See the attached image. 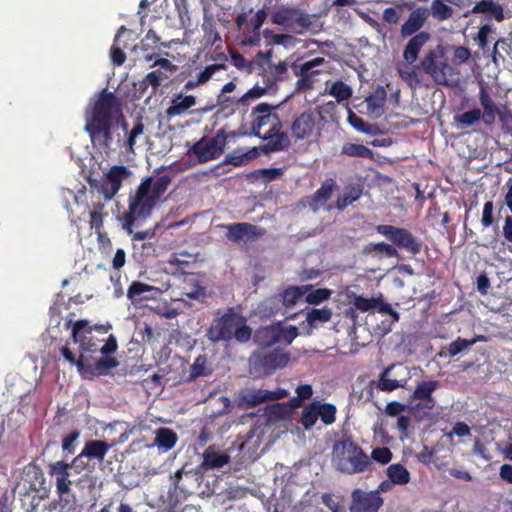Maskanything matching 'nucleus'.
Instances as JSON below:
<instances>
[{
  "label": "nucleus",
  "mask_w": 512,
  "mask_h": 512,
  "mask_svg": "<svg viewBox=\"0 0 512 512\" xmlns=\"http://www.w3.org/2000/svg\"><path fill=\"white\" fill-rule=\"evenodd\" d=\"M387 476L393 484L405 485L410 481L409 471L399 463L391 464L387 468Z\"/></svg>",
  "instance_id": "37998d69"
},
{
  "label": "nucleus",
  "mask_w": 512,
  "mask_h": 512,
  "mask_svg": "<svg viewBox=\"0 0 512 512\" xmlns=\"http://www.w3.org/2000/svg\"><path fill=\"white\" fill-rule=\"evenodd\" d=\"M431 34L427 31H420L410 36L406 43L402 58L396 66L399 77L410 87L416 88L421 85V79L417 73L416 62L423 47L430 41Z\"/></svg>",
  "instance_id": "20e7f679"
},
{
  "label": "nucleus",
  "mask_w": 512,
  "mask_h": 512,
  "mask_svg": "<svg viewBox=\"0 0 512 512\" xmlns=\"http://www.w3.org/2000/svg\"><path fill=\"white\" fill-rule=\"evenodd\" d=\"M482 117V112L478 108L471 109L466 111L460 115L455 116V122L462 127L471 126L480 121Z\"/></svg>",
  "instance_id": "5fc2aeb1"
},
{
  "label": "nucleus",
  "mask_w": 512,
  "mask_h": 512,
  "mask_svg": "<svg viewBox=\"0 0 512 512\" xmlns=\"http://www.w3.org/2000/svg\"><path fill=\"white\" fill-rule=\"evenodd\" d=\"M127 31L125 26H121L115 35L113 45L110 48V58L115 66H121L126 61V54L124 53V48L126 45H121V37L122 34Z\"/></svg>",
  "instance_id": "4c0bfd02"
},
{
  "label": "nucleus",
  "mask_w": 512,
  "mask_h": 512,
  "mask_svg": "<svg viewBox=\"0 0 512 512\" xmlns=\"http://www.w3.org/2000/svg\"><path fill=\"white\" fill-rule=\"evenodd\" d=\"M70 465L62 460L52 462L48 465V473L55 478V487L59 491H68L70 480Z\"/></svg>",
  "instance_id": "cd10ccee"
},
{
  "label": "nucleus",
  "mask_w": 512,
  "mask_h": 512,
  "mask_svg": "<svg viewBox=\"0 0 512 512\" xmlns=\"http://www.w3.org/2000/svg\"><path fill=\"white\" fill-rule=\"evenodd\" d=\"M314 403L321 421L325 425H332L336 421V406L331 403H321L320 401H314Z\"/></svg>",
  "instance_id": "49530a36"
},
{
  "label": "nucleus",
  "mask_w": 512,
  "mask_h": 512,
  "mask_svg": "<svg viewBox=\"0 0 512 512\" xmlns=\"http://www.w3.org/2000/svg\"><path fill=\"white\" fill-rule=\"evenodd\" d=\"M387 98V92L383 86H377L376 89L365 98L367 114L372 118H379L384 113V105Z\"/></svg>",
  "instance_id": "c756f323"
},
{
  "label": "nucleus",
  "mask_w": 512,
  "mask_h": 512,
  "mask_svg": "<svg viewBox=\"0 0 512 512\" xmlns=\"http://www.w3.org/2000/svg\"><path fill=\"white\" fill-rule=\"evenodd\" d=\"M271 22L283 26L293 33L302 34L312 25V17L293 6H280L271 14Z\"/></svg>",
  "instance_id": "9b49d317"
},
{
  "label": "nucleus",
  "mask_w": 512,
  "mask_h": 512,
  "mask_svg": "<svg viewBox=\"0 0 512 512\" xmlns=\"http://www.w3.org/2000/svg\"><path fill=\"white\" fill-rule=\"evenodd\" d=\"M196 97L193 95L183 96L182 94L176 95L171 100V105L165 110L166 116L170 119L175 116L184 114L191 107L195 106Z\"/></svg>",
  "instance_id": "72a5a7b5"
},
{
  "label": "nucleus",
  "mask_w": 512,
  "mask_h": 512,
  "mask_svg": "<svg viewBox=\"0 0 512 512\" xmlns=\"http://www.w3.org/2000/svg\"><path fill=\"white\" fill-rule=\"evenodd\" d=\"M206 336L213 342L230 341L235 338L238 342L245 343L250 340L252 329L247 325L246 318L230 307L213 321Z\"/></svg>",
  "instance_id": "7ed1b4c3"
},
{
  "label": "nucleus",
  "mask_w": 512,
  "mask_h": 512,
  "mask_svg": "<svg viewBox=\"0 0 512 512\" xmlns=\"http://www.w3.org/2000/svg\"><path fill=\"white\" fill-rule=\"evenodd\" d=\"M431 14L437 21H445L453 16L454 9L444 0H433L430 6Z\"/></svg>",
  "instance_id": "79ce46f5"
},
{
  "label": "nucleus",
  "mask_w": 512,
  "mask_h": 512,
  "mask_svg": "<svg viewBox=\"0 0 512 512\" xmlns=\"http://www.w3.org/2000/svg\"><path fill=\"white\" fill-rule=\"evenodd\" d=\"M144 133V124L142 122L141 118H137V120L134 122V126L132 130L127 134V140L124 143V147L126 150L130 152H134V146L136 143L137 137L140 135H143Z\"/></svg>",
  "instance_id": "6e6d98bb"
},
{
  "label": "nucleus",
  "mask_w": 512,
  "mask_h": 512,
  "mask_svg": "<svg viewBox=\"0 0 512 512\" xmlns=\"http://www.w3.org/2000/svg\"><path fill=\"white\" fill-rule=\"evenodd\" d=\"M312 285H302V286H289L286 288L282 294V303L285 307L294 306L297 301L304 296L310 289Z\"/></svg>",
  "instance_id": "58836bf2"
},
{
  "label": "nucleus",
  "mask_w": 512,
  "mask_h": 512,
  "mask_svg": "<svg viewBox=\"0 0 512 512\" xmlns=\"http://www.w3.org/2000/svg\"><path fill=\"white\" fill-rule=\"evenodd\" d=\"M212 373L211 369L207 366V356L201 354L196 357L194 363L190 366V379H196L202 376H208Z\"/></svg>",
  "instance_id": "603ef678"
},
{
  "label": "nucleus",
  "mask_w": 512,
  "mask_h": 512,
  "mask_svg": "<svg viewBox=\"0 0 512 512\" xmlns=\"http://www.w3.org/2000/svg\"><path fill=\"white\" fill-rule=\"evenodd\" d=\"M119 365V362L116 358L103 355L99 359L95 361L92 365L90 363H85L83 378L91 379L95 376H104L108 375L110 371L116 368Z\"/></svg>",
  "instance_id": "bb28decb"
},
{
  "label": "nucleus",
  "mask_w": 512,
  "mask_h": 512,
  "mask_svg": "<svg viewBox=\"0 0 512 512\" xmlns=\"http://www.w3.org/2000/svg\"><path fill=\"white\" fill-rule=\"evenodd\" d=\"M351 498L350 512H378L383 505V499L378 495V491L365 492L355 489Z\"/></svg>",
  "instance_id": "aec40b11"
},
{
  "label": "nucleus",
  "mask_w": 512,
  "mask_h": 512,
  "mask_svg": "<svg viewBox=\"0 0 512 512\" xmlns=\"http://www.w3.org/2000/svg\"><path fill=\"white\" fill-rule=\"evenodd\" d=\"M159 292L160 290L152 285L140 281H133L129 285L126 295L131 303L136 305L147 300L155 299Z\"/></svg>",
  "instance_id": "a878e982"
},
{
  "label": "nucleus",
  "mask_w": 512,
  "mask_h": 512,
  "mask_svg": "<svg viewBox=\"0 0 512 512\" xmlns=\"http://www.w3.org/2000/svg\"><path fill=\"white\" fill-rule=\"evenodd\" d=\"M405 22L401 25L400 36L408 38L421 31L429 18V10L426 7H414Z\"/></svg>",
  "instance_id": "4be33fe9"
},
{
  "label": "nucleus",
  "mask_w": 512,
  "mask_h": 512,
  "mask_svg": "<svg viewBox=\"0 0 512 512\" xmlns=\"http://www.w3.org/2000/svg\"><path fill=\"white\" fill-rule=\"evenodd\" d=\"M121 102L113 92L103 89L86 111L85 131L94 145L109 148L112 143L113 121L122 117Z\"/></svg>",
  "instance_id": "f03ea898"
},
{
  "label": "nucleus",
  "mask_w": 512,
  "mask_h": 512,
  "mask_svg": "<svg viewBox=\"0 0 512 512\" xmlns=\"http://www.w3.org/2000/svg\"><path fill=\"white\" fill-rule=\"evenodd\" d=\"M363 253L366 255L372 254H385L387 257H395L397 256V249L388 243L379 242V243H369L363 247Z\"/></svg>",
  "instance_id": "de8ad7c7"
},
{
  "label": "nucleus",
  "mask_w": 512,
  "mask_h": 512,
  "mask_svg": "<svg viewBox=\"0 0 512 512\" xmlns=\"http://www.w3.org/2000/svg\"><path fill=\"white\" fill-rule=\"evenodd\" d=\"M56 493L58 495V504L61 512H80L76 496L72 492L71 485H68V491L56 490Z\"/></svg>",
  "instance_id": "a19ab883"
},
{
  "label": "nucleus",
  "mask_w": 512,
  "mask_h": 512,
  "mask_svg": "<svg viewBox=\"0 0 512 512\" xmlns=\"http://www.w3.org/2000/svg\"><path fill=\"white\" fill-rule=\"evenodd\" d=\"M203 461L200 465L204 470L219 469L230 462V456L225 452H220L215 445H210L203 452Z\"/></svg>",
  "instance_id": "7c9ffc66"
},
{
  "label": "nucleus",
  "mask_w": 512,
  "mask_h": 512,
  "mask_svg": "<svg viewBox=\"0 0 512 512\" xmlns=\"http://www.w3.org/2000/svg\"><path fill=\"white\" fill-rule=\"evenodd\" d=\"M479 101L483 108V117L485 123H493L497 113V107L484 87H482L479 91Z\"/></svg>",
  "instance_id": "ea45409f"
},
{
  "label": "nucleus",
  "mask_w": 512,
  "mask_h": 512,
  "mask_svg": "<svg viewBox=\"0 0 512 512\" xmlns=\"http://www.w3.org/2000/svg\"><path fill=\"white\" fill-rule=\"evenodd\" d=\"M288 361L289 353L279 348L270 352H255L250 357V372L257 378H263L285 367Z\"/></svg>",
  "instance_id": "6e6552de"
},
{
  "label": "nucleus",
  "mask_w": 512,
  "mask_h": 512,
  "mask_svg": "<svg viewBox=\"0 0 512 512\" xmlns=\"http://www.w3.org/2000/svg\"><path fill=\"white\" fill-rule=\"evenodd\" d=\"M363 188L358 184H351L346 186L344 193L338 197L335 207L343 211L353 202L357 201L362 196Z\"/></svg>",
  "instance_id": "e433bc0d"
},
{
  "label": "nucleus",
  "mask_w": 512,
  "mask_h": 512,
  "mask_svg": "<svg viewBox=\"0 0 512 512\" xmlns=\"http://www.w3.org/2000/svg\"><path fill=\"white\" fill-rule=\"evenodd\" d=\"M92 327L87 320H78L73 324L71 339L74 343H80V349L83 353H95L100 351L98 339L92 335Z\"/></svg>",
  "instance_id": "6ab92c4d"
},
{
  "label": "nucleus",
  "mask_w": 512,
  "mask_h": 512,
  "mask_svg": "<svg viewBox=\"0 0 512 512\" xmlns=\"http://www.w3.org/2000/svg\"><path fill=\"white\" fill-rule=\"evenodd\" d=\"M276 107L268 103H260L253 107L251 130L254 136L261 137V130L265 127H268L267 131L270 132L282 129L283 125L278 114L272 112Z\"/></svg>",
  "instance_id": "2eb2a0df"
},
{
  "label": "nucleus",
  "mask_w": 512,
  "mask_h": 512,
  "mask_svg": "<svg viewBox=\"0 0 512 512\" xmlns=\"http://www.w3.org/2000/svg\"><path fill=\"white\" fill-rule=\"evenodd\" d=\"M328 94L333 96L338 103H341L348 101L352 97L353 90L342 80H337L329 88Z\"/></svg>",
  "instance_id": "a18cd8bd"
},
{
  "label": "nucleus",
  "mask_w": 512,
  "mask_h": 512,
  "mask_svg": "<svg viewBox=\"0 0 512 512\" xmlns=\"http://www.w3.org/2000/svg\"><path fill=\"white\" fill-rule=\"evenodd\" d=\"M483 339V336H476L472 339H464L458 337L456 340H454L447 346L448 355L454 357L461 353L463 350L467 349L469 346H472Z\"/></svg>",
  "instance_id": "8fccbe9b"
},
{
  "label": "nucleus",
  "mask_w": 512,
  "mask_h": 512,
  "mask_svg": "<svg viewBox=\"0 0 512 512\" xmlns=\"http://www.w3.org/2000/svg\"><path fill=\"white\" fill-rule=\"evenodd\" d=\"M299 335L298 328L290 325L283 327L280 322L260 326L253 334V341L262 348H269L278 343L290 345Z\"/></svg>",
  "instance_id": "1a4fd4ad"
},
{
  "label": "nucleus",
  "mask_w": 512,
  "mask_h": 512,
  "mask_svg": "<svg viewBox=\"0 0 512 512\" xmlns=\"http://www.w3.org/2000/svg\"><path fill=\"white\" fill-rule=\"evenodd\" d=\"M259 149L257 147H252L247 151H243L241 148L235 149L232 153L228 154L222 163L215 165L211 172L214 176L218 177L227 172L224 169L225 165H233L235 167H240L249 164L251 161L259 157Z\"/></svg>",
  "instance_id": "412c9836"
},
{
  "label": "nucleus",
  "mask_w": 512,
  "mask_h": 512,
  "mask_svg": "<svg viewBox=\"0 0 512 512\" xmlns=\"http://www.w3.org/2000/svg\"><path fill=\"white\" fill-rule=\"evenodd\" d=\"M60 354L64 358L65 361H67L71 366H76L77 371L82 376L84 367H85V360L84 356L81 353L80 355H76L68 346V343L60 348Z\"/></svg>",
  "instance_id": "09e8293b"
},
{
  "label": "nucleus",
  "mask_w": 512,
  "mask_h": 512,
  "mask_svg": "<svg viewBox=\"0 0 512 512\" xmlns=\"http://www.w3.org/2000/svg\"><path fill=\"white\" fill-rule=\"evenodd\" d=\"M437 380L421 381L417 383L413 393L407 399V407L410 413H421L424 416L436 406V399L433 396L434 391L439 387Z\"/></svg>",
  "instance_id": "f8f14e48"
},
{
  "label": "nucleus",
  "mask_w": 512,
  "mask_h": 512,
  "mask_svg": "<svg viewBox=\"0 0 512 512\" xmlns=\"http://www.w3.org/2000/svg\"><path fill=\"white\" fill-rule=\"evenodd\" d=\"M81 432L78 429L72 430L69 434L62 439V450L66 455H73L75 453V445L80 438Z\"/></svg>",
  "instance_id": "4d7b16f0"
},
{
  "label": "nucleus",
  "mask_w": 512,
  "mask_h": 512,
  "mask_svg": "<svg viewBox=\"0 0 512 512\" xmlns=\"http://www.w3.org/2000/svg\"><path fill=\"white\" fill-rule=\"evenodd\" d=\"M224 69H226V65L222 63L208 65L196 76V80L199 85H203L212 78L215 72Z\"/></svg>",
  "instance_id": "bf43d9fd"
},
{
  "label": "nucleus",
  "mask_w": 512,
  "mask_h": 512,
  "mask_svg": "<svg viewBox=\"0 0 512 512\" xmlns=\"http://www.w3.org/2000/svg\"><path fill=\"white\" fill-rule=\"evenodd\" d=\"M337 469L346 474L364 472L371 461L363 449L351 439H345L334 445Z\"/></svg>",
  "instance_id": "423d86ee"
},
{
  "label": "nucleus",
  "mask_w": 512,
  "mask_h": 512,
  "mask_svg": "<svg viewBox=\"0 0 512 512\" xmlns=\"http://www.w3.org/2000/svg\"><path fill=\"white\" fill-rule=\"evenodd\" d=\"M469 14H484L488 18H493L498 22L505 19L502 5L495 0H481L476 2L474 7L465 13L464 16H468Z\"/></svg>",
  "instance_id": "c85d7f7f"
},
{
  "label": "nucleus",
  "mask_w": 512,
  "mask_h": 512,
  "mask_svg": "<svg viewBox=\"0 0 512 512\" xmlns=\"http://www.w3.org/2000/svg\"><path fill=\"white\" fill-rule=\"evenodd\" d=\"M414 6L415 3L412 1L399 0V2H397L394 7H387L384 9L382 19L388 24L395 25L401 18V12L404 9L412 10Z\"/></svg>",
  "instance_id": "c9c22d12"
},
{
  "label": "nucleus",
  "mask_w": 512,
  "mask_h": 512,
  "mask_svg": "<svg viewBox=\"0 0 512 512\" xmlns=\"http://www.w3.org/2000/svg\"><path fill=\"white\" fill-rule=\"evenodd\" d=\"M253 175L260 177L264 183L272 182L283 175L282 168H262L256 170Z\"/></svg>",
  "instance_id": "680f3d73"
},
{
  "label": "nucleus",
  "mask_w": 512,
  "mask_h": 512,
  "mask_svg": "<svg viewBox=\"0 0 512 512\" xmlns=\"http://www.w3.org/2000/svg\"><path fill=\"white\" fill-rule=\"evenodd\" d=\"M236 136L235 132L227 134L224 129H219L214 136H203L195 142L188 150V155H193L198 163H206L208 161L220 157L227 144L229 137Z\"/></svg>",
  "instance_id": "0eeeda50"
},
{
  "label": "nucleus",
  "mask_w": 512,
  "mask_h": 512,
  "mask_svg": "<svg viewBox=\"0 0 512 512\" xmlns=\"http://www.w3.org/2000/svg\"><path fill=\"white\" fill-rule=\"evenodd\" d=\"M14 491H18L20 495L28 494L30 491L35 493L48 491L45 476L40 466L34 463L24 466Z\"/></svg>",
  "instance_id": "dca6fc26"
},
{
  "label": "nucleus",
  "mask_w": 512,
  "mask_h": 512,
  "mask_svg": "<svg viewBox=\"0 0 512 512\" xmlns=\"http://www.w3.org/2000/svg\"><path fill=\"white\" fill-rule=\"evenodd\" d=\"M416 67L418 74L422 71L438 85H448V78L456 74L449 63L446 47L441 44L428 49Z\"/></svg>",
  "instance_id": "39448f33"
},
{
  "label": "nucleus",
  "mask_w": 512,
  "mask_h": 512,
  "mask_svg": "<svg viewBox=\"0 0 512 512\" xmlns=\"http://www.w3.org/2000/svg\"><path fill=\"white\" fill-rule=\"evenodd\" d=\"M326 64L324 57H316L305 61L303 63L292 65V70L298 80L295 84V90L297 92H307L314 88L317 82V76L324 72L319 69L320 66Z\"/></svg>",
  "instance_id": "4468645a"
},
{
  "label": "nucleus",
  "mask_w": 512,
  "mask_h": 512,
  "mask_svg": "<svg viewBox=\"0 0 512 512\" xmlns=\"http://www.w3.org/2000/svg\"><path fill=\"white\" fill-rule=\"evenodd\" d=\"M493 31L492 25L484 24L479 28L477 36L475 40L477 41L479 47L482 50H485L488 46V35Z\"/></svg>",
  "instance_id": "69168bd1"
},
{
  "label": "nucleus",
  "mask_w": 512,
  "mask_h": 512,
  "mask_svg": "<svg viewBox=\"0 0 512 512\" xmlns=\"http://www.w3.org/2000/svg\"><path fill=\"white\" fill-rule=\"evenodd\" d=\"M171 182L170 174L147 176L142 179L135 191L129 193L128 209L120 217L122 228L128 234L133 233V226L137 220H146L152 215Z\"/></svg>",
  "instance_id": "f257e3e1"
},
{
  "label": "nucleus",
  "mask_w": 512,
  "mask_h": 512,
  "mask_svg": "<svg viewBox=\"0 0 512 512\" xmlns=\"http://www.w3.org/2000/svg\"><path fill=\"white\" fill-rule=\"evenodd\" d=\"M285 389L278 388L274 391L265 389H247L239 396V402L245 408H254L262 403L276 401L287 397Z\"/></svg>",
  "instance_id": "a211bd4d"
},
{
  "label": "nucleus",
  "mask_w": 512,
  "mask_h": 512,
  "mask_svg": "<svg viewBox=\"0 0 512 512\" xmlns=\"http://www.w3.org/2000/svg\"><path fill=\"white\" fill-rule=\"evenodd\" d=\"M371 456L375 461L381 464H387L392 459V452L386 447H381L374 449Z\"/></svg>",
  "instance_id": "338daca9"
},
{
  "label": "nucleus",
  "mask_w": 512,
  "mask_h": 512,
  "mask_svg": "<svg viewBox=\"0 0 512 512\" xmlns=\"http://www.w3.org/2000/svg\"><path fill=\"white\" fill-rule=\"evenodd\" d=\"M337 188L334 179H326L314 194L309 198L308 204L313 211H317L332 196L333 191Z\"/></svg>",
  "instance_id": "2f4dec72"
},
{
  "label": "nucleus",
  "mask_w": 512,
  "mask_h": 512,
  "mask_svg": "<svg viewBox=\"0 0 512 512\" xmlns=\"http://www.w3.org/2000/svg\"><path fill=\"white\" fill-rule=\"evenodd\" d=\"M267 18V11L264 8L259 9L255 15L249 20L248 26L252 32L259 34V30Z\"/></svg>",
  "instance_id": "e2e57ef3"
},
{
  "label": "nucleus",
  "mask_w": 512,
  "mask_h": 512,
  "mask_svg": "<svg viewBox=\"0 0 512 512\" xmlns=\"http://www.w3.org/2000/svg\"><path fill=\"white\" fill-rule=\"evenodd\" d=\"M321 498L322 503L332 512H346L345 507L340 502L336 501L331 494L325 493Z\"/></svg>",
  "instance_id": "774afa93"
},
{
  "label": "nucleus",
  "mask_w": 512,
  "mask_h": 512,
  "mask_svg": "<svg viewBox=\"0 0 512 512\" xmlns=\"http://www.w3.org/2000/svg\"><path fill=\"white\" fill-rule=\"evenodd\" d=\"M221 227L226 230V239L233 243L254 241L266 233L264 228L247 222L223 224Z\"/></svg>",
  "instance_id": "f3484780"
},
{
  "label": "nucleus",
  "mask_w": 512,
  "mask_h": 512,
  "mask_svg": "<svg viewBox=\"0 0 512 512\" xmlns=\"http://www.w3.org/2000/svg\"><path fill=\"white\" fill-rule=\"evenodd\" d=\"M377 233L389 239L396 249H402L411 255L421 252L422 241L415 237L408 229L392 225L380 224L375 227Z\"/></svg>",
  "instance_id": "ddd939ff"
},
{
  "label": "nucleus",
  "mask_w": 512,
  "mask_h": 512,
  "mask_svg": "<svg viewBox=\"0 0 512 512\" xmlns=\"http://www.w3.org/2000/svg\"><path fill=\"white\" fill-rule=\"evenodd\" d=\"M111 447L112 445L106 441L88 440L82 449V456H86L88 460L102 462Z\"/></svg>",
  "instance_id": "473e14b6"
},
{
  "label": "nucleus",
  "mask_w": 512,
  "mask_h": 512,
  "mask_svg": "<svg viewBox=\"0 0 512 512\" xmlns=\"http://www.w3.org/2000/svg\"><path fill=\"white\" fill-rule=\"evenodd\" d=\"M177 441V433L170 428L160 427L155 431L154 445L162 452L173 449Z\"/></svg>",
  "instance_id": "f704fd0d"
},
{
  "label": "nucleus",
  "mask_w": 512,
  "mask_h": 512,
  "mask_svg": "<svg viewBox=\"0 0 512 512\" xmlns=\"http://www.w3.org/2000/svg\"><path fill=\"white\" fill-rule=\"evenodd\" d=\"M332 291L327 288H318L306 295V302L312 305H318L330 298Z\"/></svg>",
  "instance_id": "13d9d810"
},
{
  "label": "nucleus",
  "mask_w": 512,
  "mask_h": 512,
  "mask_svg": "<svg viewBox=\"0 0 512 512\" xmlns=\"http://www.w3.org/2000/svg\"><path fill=\"white\" fill-rule=\"evenodd\" d=\"M341 153L349 157L373 158V151L363 144L347 142L343 145Z\"/></svg>",
  "instance_id": "c03bdc74"
},
{
  "label": "nucleus",
  "mask_w": 512,
  "mask_h": 512,
  "mask_svg": "<svg viewBox=\"0 0 512 512\" xmlns=\"http://www.w3.org/2000/svg\"><path fill=\"white\" fill-rule=\"evenodd\" d=\"M266 141L265 144L257 147L259 154H270L273 152H280L286 150L290 146V139L286 132L282 129L274 130L273 132L266 131L261 137Z\"/></svg>",
  "instance_id": "5701e85b"
},
{
  "label": "nucleus",
  "mask_w": 512,
  "mask_h": 512,
  "mask_svg": "<svg viewBox=\"0 0 512 512\" xmlns=\"http://www.w3.org/2000/svg\"><path fill=\"white\" fill-rule=\"evenodd\" d=\"M332 317V311L330 308H313L311 309L306 316V321L311 327H316L318 322H328Z\"/></svg>",
  "instance_id": "3c124183"
},
{
  "label": "nucleus",
  "mask_w": 512,
  "mask_h": 512,
  "mask_svg": "<svg viewBox=\"0 0 512 512\" xmlns=\"http://www.w3.org/2000/svg\"><path fill=\"white\" fill-rule=\"evenodd\" d=\"M351 304L361 312H368L376 308L377 299L374 297L367 298L364 296L356 295Z\"/></svg>",
  "instance_id": "052dcab7"
},
{
  "label": "nucleus",
  "mask_w": 512,
  "mask_h": 512,
  "mask_svg": "<svg viewBox=\"0 0 512 512\" xmlns=\"http://www.w3.org/2000/svg\"><path fill=\"white\" fill-rule=\"evenodd\" d=\"M316 125V116L312 110L298 115L291 125V132L295 139L303 140L312 135Z\"/></svg>",
  "instance_id": "b1692460"
},
{
  "label": "nucleus",
  "mask_w": 512,
  "mask_h": 512,
  "mask_svg": "<svg viewBox=\"0 0 512 512\" xmlns=\"http://www.w3.org/2000/svg\"><path fill=\"white\" fill-rule=\"evenodd\" d=\"M395 369L407 370V368L403 367L401 364L396 365L393 364L387 368H385L382 373L379 375L378 382L376 384L377 389L383 392H391L396 390L397 388H404L408 382L407 378L399 379L393 376V371Z\"/></svg>",
  "instance_id": "393cba45"
},
{
  "label": "nucleus",
  "mask_w": 512,
  "mask_h": 512,
  "mask_svg": "<svg viewBox=\"0 0 512 512\" xmlns=\"http://www.w3.org/2000/svg\"><path fill=\"white\" fill-rule=\"evenodd\" d=\"M131 175V171L123 165H114L100 180L88 179L90 188L102 195L105 201H110L122 187V183Z\"/></svg>",
  "instance_id": "9d476101"
},
{
  "label": "nucleus",
  "mask_w": 512,
  "mask_h": 512,
  "mask_svg": "<svg viewBox=\"0 0 512 512\" xmlns=\"http://www.w3.org/2000/svg\"><path fill=\"white\" fill-rule=\"evenodd\" d=\"M267 90H268L267 87H260L258 85H255L250 90H248L243 96H241L237 100V102L240 103V104L245 105L246 101L248 99L260 98V97H262L263 95H265L267 93Z\"/></svg>",
  "instance_id": "0e129e2a"
},
{
  "label": "nucleus",
  "mask_w": 512,
  "mask_h": 512,
  "mask_svg": "<svg viewBox=\"0 0 512 512\" xmlns=\"http://www.w3.org/2000/svg\"><path fill=\"white\" fill-rule=\"evenodd\" d=\"M316 408L314 401H312L302 410L299 421L306 430L311 429L319 419Z\"/></svg>",
  "instance_id": "864d4df0"
}]
</instances>
